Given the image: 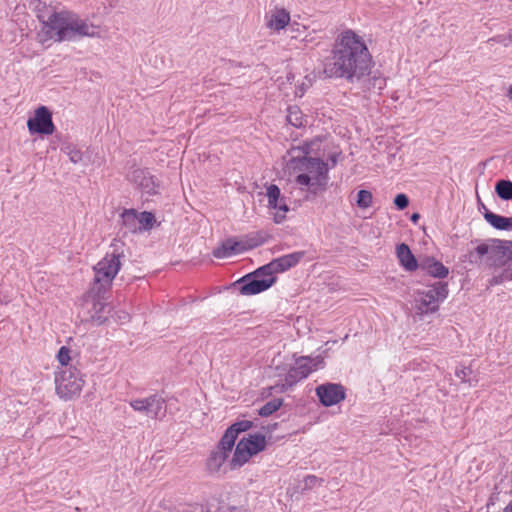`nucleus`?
Returning <instances> with one entry per match:
<instances>
[{"label": "nucleus", "mask_w": 512, "mask_h": 512, "mask_svg": "<svg viewBox=\"0 0 512 512\" xmlns=\"http://www.w3.org/2000/svg\"><path fill=\"white\" fill-rule=\"evenodd\" d=\"M73 14L67 11L53 12L47 19L40 15L39 18L47 28V33L50 34V38H54L56 41H71L69 35V27L72 25Z\"/></svg>", "instance_id": "6e6552de"}, {"label": "nucleus", "mask_w": 512, "mask_h": 512, "mask_svg": "<svg viewBox=\"0 0 512 512\" xmlns=\"http://www.w3.org/2000/svg\"><path fill=\"white\" fill-rule=\"evenodd\" d=\"M502 512H512V504L506 506Z\"/></svg>", "instance_id": "a18cd8bd"}, {"label": "nucleus", "mask_w": 512, "mask_h": 512, "mask_svg": "<svg viewBox=\"0 0 512 512\" xmlns=\"http://www.w3.org/2000/svg\"><path fill=\"white\" fill-rule=\"evenodd\" d=\"M62 150L74 164L82 160V152L76 146L68 144Z\"/></svg>", "instance_id": "473e14b6"}, {"label": "nucleus", "mask_w": 512, "mask_h": 512, "mask_svg": "<svg viewBox=\"0 0 512 512\" xmlns=\"http://www.w3.org/2000/svg\"><path fill=\"white\" fill-rule=\"evenodd\" d=\"M508 97L512 99V86L509 88Z\"/></svg>", "instance_id": "49530a36"}, {"label": "nucleus", "mask_w": 512, "mask_h": 512, "mask_svg": "<svg viewBox=\"0 0 512 512\" xmlns=\"http://www.w3.org/2000/svg\"><path fill=\"white\" fill-rule=\"evenodd\" d=\"M304 255V251H297L291 254L281 256L279 258L272 260L273 266L276 268L277 273L285 272L290 268L296 266L304 257Z\"/></svg>", "instance_id": "412c9836"}, {"label": "nucleus", "mask_w": 512, "mask_h": 512, "mask_svg": "<svg viewBox=\"0 0 512 512\" xmlns=\"http://www.w3.org/2000/svg\"><path fill=\"white\" fill-rule=\"evenodd\" d=\"M323 364V358L317 356L312 358L310 356H301L296 359L295 366L291 367L282 384V390L291 388L300 380L307 378L313 370H316Z\"/></svg>", "instance_id": "1a4fd4ad"}, {"label": "nucleus", "mask_w": 512, "mask_h": 512, "mask_svg": "<svg viewBox=\"0 0 512 512\" xmlns=\"http://www.w3.org/2000/svg\"><path fill=\"white\" fill-rule=\"evenodd\" d=\"M355 83L360 84V88L363 91L370 90H378L381 91L385 85L386 80L381 76H370V69L367 71V74L363 79L355 80Z\"/></svg>", "instance_id": "393cba45"}, {"label": "nucleus", "mask_w": 512, "mask_h": 512, "mask_svg": "<svg viewBox=\"0 0 512 512\" xmlns=\"http://www.w3.org/2000/svg\"><path fill=\"white\" fill-rule=\"evenodd\" d=\"M397 257L401 265L407 271H414L418 268V263L414 255L412 254L409 246L405 243H401L396 249Z\"/></svg>", "instance_id": "5701e85b"}, {"label": "nucleus", "mask_w": 512, "mask_h": 512, "mask_svg": "<svg viewBox=\"0 0 512 512\" xmlns=\"http://www.w3.org/2000/svg\"><path fill=\"white\" fill-rule=\"evenodd\" d=\"M337 157H338V154L337 153H333L329 156V160L331 161V167H334L337 163Z\"/></svg>", "instance_id": "a19ab883"}, {"label": "nucleus", "mask_w": 512, "mask_h": 512, "mask_svg": "<svg viewBox=\"0 0 512 512\" xmlns=\"http://www.w3.org/2000/svg\"><path fill=\"white\" fill-rule=\"evenodd\" d=\"M323 482V479L315 475H307L303 480V490H311L317 485L320 486Z\"/></svg>", "instance_id": "f704fd0d"}, {"label": "nucleus", "mask_w": 512, "mask_h": 512, "mask_svg": "<svg viewBox=\"0 0 512 512\" xmlns=\"http://www.w3.org/2000/svg\"><path fill=\"white\" fill-rule=\"evenodd\" d=\"M495 192L499 198L503 200H511L512 182L505 179L498 180L495 184Z\"/></svg>", "instance_id": "bb28decb"}, {"label": "nucleus", "mask_w": 512, "mask_h": 512, "mask_svg": "<svg viewBox=\"0 0 512 512\" xmlns=\"http://www.w3.org/2000/svg\"><path fill=\"white\" fill-rule=\"evenodd\" d=\"M287 112V121L289 124L294 127H302L304 125V115L298 106H289Z\"/></svg>", "instance_id": "cd10ccee"}, {"label": "nucleus", "mask_w": 512, "mask_h": 512, "mask_svg": "<svg viewBox=\"0 0 512 512\" xmlns=\"http://www.w3.org/2000/svg\"><path fill=\"white\" fill-rule=\"evenodd\" d=\"M283 404V400L279 398L272 399L265 403L258 411V414L262 417H268L276 412Z\"/></svg>", "instance_id": "c756f323"}, {"label": "nucleus", "mask_w": 512, "mask_h": 512, "mask_svg": "<svg viewBox=\"0 0 512 512\" xmlns=\"http://www.w3.org/2000/svg\"><path fill=\"white\" fill-rule=\"evenodd\" d=\"M241 440H243L244 443L248 446L252 455H256L257 453L263 451L266 446L265 436L260 433L250 434L248 437H244Z\"/></svg>", "instance_id": "a878e982"}, {"label": "nucleus", "mask_w": 512, "mask_h": 512, "mask_svg": "<svg viewBox=\"0 0 512 512\" xmlns=\"http://www.w3.org/2000/svg\"><path fill=\"white\" fill-rule=\"evenodd\" d=\"M290 22V14L284 8H275L267 16V27L279 31L284 29Z\"/></svg>", "instance_id": "aec40b11"}, {"label": "nucleus", "mask_w": 512, "mask_h": 512, "mask_svg": "<svg viewBox=\"0 0 512 512\" xmlns=\"http://www.w3.org/2000/svg\"><path fill=\"white\" fill-rule=\"evenodd\" d=\"M144 399L145 415L151 419H158L161 415H165V400L157 394L150 395Z\"/></svg>", "instance_id": "a211bd4d"}, {"label": "nucleus", "mask_w": 512, "mask_h": 512, "mask_svg": "<svg viewBox=\"0 0 512 512\" xmlns=\"http://www.w3.org/2000/svg\"><path fill=\"white\" fill-rule=\"evenodd\" d=\"M252 456L253 455L250 452L248 446L244 443L243 440H240L236 445L235 452L229 462L230 469L233 470L243 466Z\"/></svg>", "instance_id": "4be33fe9"}, {"label": "nucleus", "mask_w": 512, "mask_h": 512, "mask_svg": "<svg viewBox=\"0 0 512 512\" xmlns=\"http://www.w3.org/2000/svg\"><path fill=\"white\" fill-rule=\"evenodd\" d=\"M494 227L497 229H500V230H508V229L512 228V226H494Z\"/></svg>", "instance_id": "c03bdc74"}, {"label": "nucleus", "mask_w": 512, "mask_h": 512, "mask_svg": "<svg viewBox=\"0 0 512 512\" xmlns=\"http://www.w3.org/2000/svg\"><path fill=\"white\" fill-rule=\"evenodd\" d=\"M420 267L435 278H445L449 273L448 268L434 258L424 259L420 263Z\"/></svg>", "instance_id": "b1692460"}, {"label": "nucleus", "mask_w": 512, "mask_h": 512, "mask_svg": "<svg viewBox=\"0 0 512 512\" xmlns=\"http://www.w3.org/2000/svg\"><path fill=\"white\" fill-rule=\"evenodd\" d=\"M394 204L399 210H403L409 205V198L404 193L397 194L394 198Z\"/></svg>", "instance_id": "e433bc0d"}, {"label": "nucleus", "mask_w": 512, "mask_h": 512, "mask_svg": "<svg viewBox=\"0 0 512 512\" xmlns=\"http://www.w3.org/2000/svg\"><path fill=\"white\" fill-rule=\"evenodd\" d=\"M124 257V242L114 239L105 257L93 268L94 279L89 292L92 307L88 312L90 314V320L96 325H102L107 321L109 310L108 304L103 301V297L110 289L112 281L121 267V259Z\"/></svg>", "instance_id": "f03ea898"}, {"label": "nucleus", "mask_w": 512, "mask_h": 512, "mask_svg": "<svg viewBox=\"0 0 512 512\" xmlns=\"http://www.w3.org/2000/svg\"><path fill=\"white\" fill-rule=\"evenodd\" d=\"M276 280V277L260 278L249 273L236 281L234 285L239 286V292L242 295H255L269 289Z\"/></svg>", "instance_id": "9b49d317"}, {"label": "nucleus", "mask_w": 512, "mask_h": 512, "mask_svg": "<svg viewBox=\"0 0 512 512\" xmlns=\"http://www.w3.org/2000/svg\"><path fill=\"white\" fill-rule=\"evenodd\" d=\"M371 66V55L363 39L352 30L342 32L335 40L331 56L323 63L327 78H343L350 83L363 79Z\"/></svg>", "instance_id": "f257e3e1"}, {"label": "nucleus", "mask_w": 512, "mask_h": 512, "mask_svg": "<svg viewBox=\"0 0 512 512\" xmlns=\"http://www.w3.org/2000/svg\"><path fill=\"white\" fill-rule=\"evenodd\" d=\"M127 177L144 193L149 195L157 193L158 184L155 183L153 176L147 169L134 168Z\"/></svg>", "instance_id": "ddd939ff"}, {"label": "nucleus", "mask_w": 512, "mask_h": 512, "mask_svg": "<svg viewBox=\"0 0 512 512\" xmlns=\"http://www.w3.org/2000/svg\"><path fill=\"white\" fill-rule=\"evenodd\" d=\"M57 359L61 365L67 367L70 361V349L65 346H62L58 351Z\"/></svg>", "instance_id": "c9c22d12"}, {"label": "nucleus", "mask_w": 512, "mask_h": 512, "mask_svg": "<svg viewBox=\"0 0 512 512\" xmlns=\"http://www.w3.org/2000/svg\"><path fill=\"white\" fill-rule=\"evenodd\" d=\"M122 224H158L152 212L138 213L136 209H123L119 214Z\"/></svg>", "instance_id": "2eb2a0df"}, {"label": "nucleus", "mask_w": 512, "mask_h": 512, "mask_svg": "<svg viewBox=\"0 0 512 512\" xmlns=\"http://www.w3.org/2000/svg\"><path fill=\"white\" fill-rule=\"evenodd\" d=\"M69 35L71 36V41H73L80 37H96L98 33L94 25L88 24L84 20H79L73 14L72 25L69 27Z\"/></svg>", "instance_id": "f3484780"}, {"label": "nucleus", "mask_w": 512, "mask_h": 512, "mask_svg": "<svg viewBox=\"0 0 512 512\" xmlns=\"http://www.w3.org/2000/svg\"><path fill=\"white\" fill-rule=\"evenodd\" d=\"M252 427V422L249 420H241L233 423L227 430L225 431L222 438V446L226 445V448L234 447L235 441L241 432H245Z\"/></svg>", "instance_id": "6ab92c4d"}, {"label": "nucleus", "mask_w": 512, "mask_h": 512, "mask_svg": "<svg viewBox=\"0 0 512 512\" xmlns=\"http://www.w3.org/2000/svg\"><path fill=\"white\" fill-rule=\"evenodd\" d=\"M153 226H134V229L132 230V233L134 234H141L145 231H148L152 228Z\"/></svg>", "instance_id": "ea45409f"}, {"label": "nucleus", "mask_w": 512, "mask_h": 512, "mask_svg": "<svg viewBox=\"0 0 512 512\" xmlns=\"http://www.w3.org/2000/svg\"><path fill=\"white\" fill-rule=\"evenodd\" d=\"M484 218L489 224H512V217L499 216L489 211L484 204H481Z\"/></svg>", "instance_id": "c85d7f7f"}, {"label": "nucleus", "mask_w": 512, "mask_h": 512, "mask_svg": "<svg viewBox=\"0 0 512 512\" xmlns=\"http://www.w3.org/2000/svg\"><path fill=\"white\" fill-rule=\"evenodd\" d=\"M473 371L470 367H463L461 369H457L455 375L461 379L462 382L468 383L469 386H473L474 383L477 382L476 379L472 378Z\"/></svg>", "instance_id": "2f4dec72"}, {"label": "nucleus", "mask_w": 512, "mask_h": 512, "mask_svg": "<svg viewBox=\"0 0 512 512\" xmlns=\"http://www.w3.org/2000/svg\"><path fill=\"white\" fill-rule=\"evenodd\" d=\"M316 395L325 407L336 405L345 399V389L338 383H325L316 387Z\"/></svg>", "instance_id": "f8f14e48"}, {"label": "nucleus", "mask_w": 512, "mask_h": 512, "mask_svg": "<svg viewBox=\"0 0 512 512\" xmlns=\"http://www.w3.org/2000/svg\"><path fill=\"white\" fill-rule=\"evenodd\" d=\"M27 126L31 134L51 135L55 129L52 113L46 106L38 107L34 117L28 119Z\"/></svg>", "instance_id": "9d476101"}, {"label": "nucleus", "mask_w": 512, "mask_h": 512, "mask_svg": "<svg viewBox=\"0 0 512 512\" xmlns=\"http://www.w3.org/2000/svg\"><path fill=\"white\" fill-rule=\"evenodd\" d=\"M134 411L145 414L144 399H133L129 402Z\"/></svg>", "instance_id": "4c0bfd02"}, {"label": "nucleus", "mask_w": 512, "mask_h": 512, "mask_svg": "<svg viewBox=\"0 0 512 512\" xmlns=\"http://www.w3.org/2000/svg\"><path fill=\"white\" fill-rule=\"evenodd\" d=\"M119 318H120L121 320H123V321H127V320H129V319H130V316H129V314H127V313L123 312V313H122V315H121V316H119Z\"/></svg>", "instance_id": "37998d69"}, {"label": "nucleus", "mask_w": 512, "mask_h": 512, "mask_svg": "<svg viewBox=\"0 0 512 512\" xmlns=\"http://www.w3.org/2000/svg\"><path fill=\"white\" fill-rule=\"evenodd\" d=\"M372 193L368 190H360L357 194L356 203L360 208H368L372 203Z\"/></svg>", "instance_id": "72a5a7b5"}, {"label": "nucleus", "mask_w": 512, "mask_h": 512, "mask_svg": "<svg viewBox=\"0 0 512 512\" xmlns=\"http://www.w3.org/2000/svg\"><path fill=\"white\" fill-rule=\"evenodd\" d=\"M233 447L226 448L222 446V438L220 439L217 447L211 451L209 457L206 460V469L210 474L218 473L227 460Z\"/></svg>", "instance_id": "4468645a"}, {"label": "nucleus", "mask_w": 512, "mask_h": 512, "mask_svg": "<svg viewBox=\"0 0 512 512\" xmlns=\"http://www.w3.org/2000/svg\"><path fill=\"white\" fill-rule=\"evenodd\" d=\"M267 197L269 205L274 209H278V212L275 214V220L278 222L284 219V214L289 211V208L284 199L281 198L279 187L275 184L268 186Z\"/></svg>", "instance_id": "dca6fc26"}, {"label": "nucleus", "mask_w": 512, "mask_h": 512, "mask_svg": "<svg viewBox=\"0 0 512 512\" xmlns=\"http://www.w3.org/2000/svg\"><path fill=\"white\" fill-rule=\"evenodd\" d=\"M270 237L271 235L267 231L260 230L250 233L240 240L227 238L212 251V255L218 259L227 258L232 254L242 253L246 250L258 247L265 243Z\"/></svg>", "instance_id": "39448f33"}, {"label": "nucleus", "mask_w": 512, "mask_h": 512, "mask_svg": "<svg viewBox=\"0 0 512 512\" xmlns=\"http://www.w3.org/2000/svg\"><path fill=\"white\" fill-rule=\"evenodd\" d=\"M277 273L276 268L273 266V262H269L259 268H257L252 275L258 276L260 278H270L275 277L274 274Z\"/></svg>", "instance_id": "7c9ffc66"}, {"label": "nucleus", "mask_w": 512, "mask_h": 512, "mask_svg": "<svg viewBox=\"0 0 512 512\" xmlns=\"http://www.w3.org/2000/svg\"><path fill=\"white\" fill-rule=\"evenodd\" d=\"M291 167L303 171L295 181L301 190L306 193V198H314L318 193L326 190L329 180V167L327 162L320 158L309 157L310 149L306 146L303 151L300 148H292L289 152Z\"/></svg>", "instance_id": "7ed1b4c3"}, {"label": "nucleus", "mask_w": 512, "mask_h": 512, "mask_svg": "<svg viewBox=\"0 0 512 512\" xmlns=\"http://www.w3.org/2000/svg\"><path fill=\"white\" fill-rule=\"evenodd\" d=\"M448 296V285L445 282H436L424 290H417L414 294V309L416 314L423 316L435 313L439 305Z\"/></svg>", "instance_id": "423d86ee"}, {"label": "nucleus", "mask_w": 512, "mask_h": 512, "mask_svg": "<svg viewBox=\"0 0 512 512\" xmlns=\"http://www.w3.org/2000/svg\"><path fill=\"white\" fill-rule=\"evenodd\" d=\"M420 219V214L418 212H414L410 216V220L416 223Z\"/></svg>", "instance_id": "79ce46f5"}, {"label": "nucleus", "mask_w": 512, "mask_h": 512, "mask_svg": "<svg viewBox=\"0 0 512 512\" xmlns=\"http://www.w3.org/2000/svg\"><path fill=\"white\" fill-rule=\"evenodd\" d=\"M182 512H204L203 505L200 504H190L187 505Z\"/></svg>", "instance_id": "58836bf2"}, {"label": "nucleus", "mask_w": 512, "mask_h": 512, "mask_svg": "<svg viewBox=\"0 0 512 512\" xmlns=\"http://www.w3.org/2000/svg\"><path fill=\"white\" fill-rule=\"evenodd\" d=\"M512 260V241L490 239L469 252V262L484 261L493 267H503Z\"/></svg>", "instance_id": "20e7f679"}, {"label": "nucleus", "mask_w": 512, "mask_h": 512, "mask_svg": "<svg viewBox=\"0 0 512 512\" xmlns=\"http://www.w3.org/2000/svg\"><path fill=\"white\" fill-rule=\"evenodd\" d=\"M57 394L66 400L78 396L85 383L81 372L76 367H66L55 379Z\"/></svg>", "instance_id": "0eeeda50"}]
</instances>
